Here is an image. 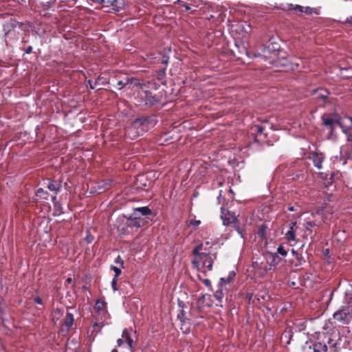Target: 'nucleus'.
Returning a JSON list of instances; mask_svg holds the SVG:
<instances>
[{
    "mask_svg": "<svg viewBox=\"0 0 352 352\" xmlns=\"http://www.w3.org/2000/svg\"><path fill=\"white\" fill-rule=\"evenodd\" d=\"M157 120L155 116H142L136 118L126 129L127 135L135 139L143 135L157 124Z\"/></svg>",
    "mask_w": 352,
    "mask_h": 352,
    "instance_id": "nucleus-1",
    "label": "nucleus"
},
{
    "mask_svg": "<svg viewBox=\"0 0 352 352\" xmlns=\"http://www.w3.org/2000/svg\"><path fill=\"white\" fill-rule=\"evenodd\" d=\"M196 255H192L193 258L191 261V265L192 269L196 270L197 272H201L204 276H207V272H210L213 270L214 260L216 258L212 257V254L207 255V254H199L195 252Z\"/></svg>",
    "mask_w": 352,
    "mask_h": 352,
    "instance_id": "nucleus-2",
    "label": "nucleus"
},
{
    "mask_svg": "<svg viewBox=\"0 0 352 352\" xmlns=\"http://www.w3.org/2000/svg\"><path fill=\"white\" fill-rule=\"evenodd\" d=\"M322 124L330 129L331 134L337 126L341 128L342 133H346L349 126L346 122L347 121L346 119L344 120L336 116H322Z\"/></svg>",
    "mask_w": 352,
    "mask_h": 352,
    "instance_id": "nucleus-3",
    "label": "nucleus"
},
{
    "mask_svg": "<svg viewBox=\"0 0 352 352\" xmlns=\"http://www.w3.org/2000/svg\"><path fill=\"white\" fill-rule=\"evenodd\" d=\"M147 223L146 218L137 217L131 214L126 221L125 228H123L124 233L126 234H133L136 232L140 228L144 226Z\"/></svg>",
    "mask_w": 352,
    "mask_h": 352,
    "instance_id": "nucleus-4",
    "label": "nucleus"
},
{
    "mask_svg": "<svg viewBox=\"0 0 352 352\" xmlns=\"http://www.w3.org/2000/svg\"><path fill=\"white\" fill-rule=\"evenodd\" d=\"M271 126L267 121L263 122L261 124H256L253 129L255 131V141L263 144H267V129H270Z\"/></svg>",
    "mask_w": 352,
    "mask_h": 352,
    "instance_id": "nucleus-5",
    "label": "nucleus"
},
{
    "mask_svg": "<svg viewBox=\"0 0 352 352\" xmlns=\"http://www.w3.org/2000/svg\"><path fill=\"white\" fill-rule=\"evenodd\" d=\"M140 97L142 100L141 104L151 107L160 104L162 102V96L153 94L150 91H144L140 93Z\"/></svg>",
    "mask_w": 352,
    "mask_h": 352,
    "instance_id": "nucleus-6",
    "label": "nucleus"
},
{
    "mask_svg": "<svg viewBox=\"0 0 352 352\" xmlns=\"http://www.w3.org/2000/svg\"><path fill=\"white\" fill-rule=\"evenodd\" d=\"M329 352H338L340 349V338L339 333L332 332L324 335Z\"/></svg>",
    "mask_w": 352,
    "mask_h": 352,
    "instance_id": "nucleus-7",
    "label": "nucleus"
},
{
    "mask_svg": "<svg viewBox=\"0 0 352 352\" xmlns=\"http://www.w3.org/2000/svg\"><path fill=\"white\" fill-rule=\"evenodd\" d=\"M303 351L304 352H329L324 337L322 341L307 342L303 346Z\"/></svg>",
    "mask_w": 352,
    "mask_h": 352,
    "instance_id": "nucleus-8",
    "label": "nucleus"
},
{
    "mask_svg": "<svg viewBox=\"0 0 352 352\" xmlns=\"http://www.w3.org/2000/svg\"><path fill=\"white\" fill-rule=\"evenodd\" d=\"M257 56L265 60L268 59L272 60L277 56V53L276 50L274 48L272 49L270 45H261L257 52ZM255 56H256V55H255Z\"/></svg>",
    "mask_w": 352,
    "mask_h": 352,
    "instance_id": "nucleus-9",
    "label": "nucleus"
},
{
    "mask_svg": "<svg viewBox=\"0 0 352 352\" xmlns=\"http://www.w3.org/2000/svg\"><path fill=\"white\" fill-rule=\"evenodd\" d=\"M252 267L262 276H265L270 271V267H268L266 261L264 260V256L263 258H258L255 261H253Z\"/></svg>",
    "mask_w": 352,
    "mask_h": 352,
    "instance_id": "nucleus-10",
    "label": "nucleus"
},
{
    "mask_svg": "<svg viewBox=\"0 0 352 352\" xmlns=\"http://www.w3.org/2000/svg\"><path fill=\"white\" fill-rule=\"evenodd\" d=\"M264 260L266 261L270 270L274 269L281 261V258L276 253L266 252L264 254Z\"/></svg>",
    "mask_w": 352,
    "mask_h": 352,
    "instance_id": "nucleus-11",
    "label": "nucleus"
},
{
    "mask_svg": "<svg viewBox=\"0 0 352 352\" xmlns=\"http://www.w3.org/2000/svg\"><path fill=\"white\" fill-rule=\"evenodd\" d=\"M221 217L225 226H228L231 223H236L238 221L237 218L234 214H230V211L223 208H221Z\"/></svg>",
    "mask_w": 352,
    "mask_h": 352,
    "instance_id": "nucleus-12",
    "label": "nucleus"
},
{
    "mask_svg": "<svg viewBox=\"0 0 352 352\" xmlns=\"http://www.w3.org/2000/svg\"><path fill=\"white\" fill-rule=\"evenodd\" d=\"M45 185L52 192L57 195L61 190L62 185L60 182L54 181L51 179H45Z\"/></svg>",
    "mask_w": 352,
    "mask_h": 352,
    "instance_id": "nucleus-13",
    "label": "nucleus"
},
{
    "mask_svg": "<svg viewBox=\"0 0 352 352\" xmlns=\"http://www.w3.org/2000/svg\"><path fill=\"white\" fill-rule=\"evenodd\" d=\"M270 63L273 65L279 71H285L289 69V62L286 58L282 59H273L269 61Z\"/></svg>",
    "mask_w": 352,
    "mask_h": 352,
    "instance_id": "nucleus-14",
    "label": "nucleus"
},
{
    "mask_svg": "<svg viewBox=\"0 0 352 352\" xmlns=\"http://www.w3.org/2000/svg\"><path fill=\"white\" fill-rule=\"evenodd\" d=\"M312 160L314 165L315 167L318 169H321L322 168V162L324 160V155L322 153H313L310 157Z\"/></svg>",
    "mask_w": 352,
    "mask_h": 352,
    "instance_id": "nucleus-15",
    "label": "nucleus"
},
{
    "mask_svg": "<svg viewBox=\"0 0 352 352\" xmlns=\"http://www.w3.org/2000/svg\"><path fill=\"white\" fill-rule=\"evenodd\" d=\"M212 247H206L204 243H201L196 245L192 250V255H196L195 252H197L199 254H207V255L212 254Z\"/></svg>",
    "mask_w": 352,
    "mask_h": 352,
    "instance_id": "nucleus-16",
    "label": "nucleus"
},
{
    "mask_svg": "<svg viewBox=\"0 0 352 352\" xmlns=\"http://www.w3.org/2000/svg\"><path fill=\"white\" fill-rule=\"evenodd\" d=\"M349 311L346 309H342L333 314V318L338 321L346 322L348 321Z\"/></svg>",
    "mask_w": 352,
    "mask_h": 352,
    "instance_id": "nucleus-17",
    "label": "nucleus"
},
{
    "mask_svg": "<svg viewBox=\"0 0 352 352\" xmlns=\"http://www.w3.org/2000/svg\"><path fill=\"white\" fill-rule=\"evenodd\" d=\"M122 3L118 0H106L104 8H109L115 12H119Z\"/></svg>",
    "mask_w": 352,
    "mask_h": 352,
    "instance_id": "nucleus-18",
    "label": "nucleus"
},
{
    "mask_svg": "<svg viewBox=\"0 0 352 352\" xmlns=\"http://www.w3.org/2000/svg\"><path fill=\"white\" fill-rule=\"evenodd\" d=\"M151 214L152 210L148 206H144L134 208V211L132 214L137 217H142V216H148Z\"/></svg>",
    "mask_w": 352,
    "mask_h": 352,
    "instance_id": "nucleus-19",
    "label": "nucleus"
},
{
    "mask_svg": "<svg viewBox=\"0 0 352 352\" xmlns=\"http://www.w3.org/2000/svg\"><path fill=\"white\" fill-rule=\"evenodd\" d=\"M122 337L126 342V348L128 351L132 352L134 342L133 339L131 338L130 334L126 329H124V331H122Z\"/></svg>",
    "mask_w": 352,
    "mask_h": 352,
    "instance_id": "nucleus-20",
    "label": "nucleus"
},
{
    "mask_svg": "<svg viewBox=\"0 0 352 352\" xmlns=\"http://www.w3.org/2000/svg\"><path fill=\"white\" fill-rule=\"evenodd\" d=\"M133 82H134L135 85L137 87L140 85V83L138 82V80L137 79L133 78H128L127 77L126 78V81L119 80L117 82L116 86L118 87L119 89H122L125 86H126L128 84H132Z\"/></svg>",
    "mask_w": 352,
    "mask_h": 352,
    "instance_id": "nucleus-21",
    "label": "nucleus"
},
{
    "mask_svg": "<svg viewBox=\"0 0 352 352\" xmlns=\"http://www.w3.org/2000/svg\"><path fill=\"white\" fill-rule=\"evenodd\" d=\"M296 225V222H292L289 230L285 233V238L288 241H297V239L296 238V231L294 230V227Z\"/></svg>",
    "mask_w": 352,
    "mask_h": 352,
    "instance_id": "nucleus-22",
    "label": "nucleus"
},
{
    "mask_svg": "<svg viewBox=\"0 0 352 352\" xmlns=\"http://www.w3.org/2000/svg\"><path fill=\"white\" fill-rule=\"evenodd\" d=\"M314 93L316 95L317 99H321L324 102H326L329 95V91L327 89L322 88L314 90Z\"/></svg>",
    "mask_w": 352,
    "mask_h": 352,
    "instance_id": "nucleus-23",
    "label": "nucleus"
},
{
    "mask_svg": "<svg viewBox=\"0 0 352 352\" xmlns=\"http://www.w3.org/2000/svg\"><path fill=\"white\" fill-rule=\"evenodd\" d=\"M74 318L73 314H72L67 311L65 318L64 319V323H63V325H64L65 328L66 329V330L68 331L71 329V327H72V325L74 324Z\"/></svg>",
    "mask_w": 352,
    "mask_h": 352,
    "instance_id": "nucleus-24",
    "label": "nucleus"
},
{
    "mask_svg": "<svg viewBox=\"0 0 352 352\" xmlns=\"http://www.w3.org/2000/svg\"><path fill=\"white\" fill-rule=\"evenodd\" d=\"M17 22L15 21H10L3 25V30L5 33V36L7 37L9 34L16 27Z\"/></svg>",
    "mask_w": 352,
    "mask_h": 352,
    "instance_id": "nucleus-25",
    "label": "nucleus"
},
{
    "mask_svg": "<svg viewBox=\"0 0 352 352\" xmlns=\"http://www.w3.org/2000/svg\"><path fill=\"white\" fill-rule=\"evenodd\" d=\"M235 275V272L234 271H232L230 272L227 278H221L219 283L220 287H225L227 284L230 283L232 281Z\"/></svg>",
    "mask_w": 352,
    "mask_h": 352,
    "instance_id": "nucleus-26",
    "label": "nucleus"
},
{
    "mask_svg": "<svg viewBox=\"0 0 352 352\" xmlns=\"http://www.w3.org/2000/svg\"><path fill=\"white\" fill-rule=\"evenodd\" d=\"M94 310L96 312H107V302L100 299L97 300L94 306Z\"/></svg>",
    "mask_w": 352,
    "mask_h": 352,
    "instance_id": "nucleus-27",
    "label": "nucleus"
},
{
    "mask_svg": "<svg viewBox=\"0 0 352 352\" xmlns=\"http://www.w3.org/2000/svg\"><path fill=\"white\" fill-rule=\"evenodd\" d=\"M147 179L144 175H138L136 179V186L138 188H144L147 186Z\"/></svg>",
    "mask_w": 352,
    "mask_h": 352,
    "instance_id": "nucleus-28",
    "label": "nucleus"
},
{
    "mask_svg": "<svg viewBox=\"0 0 352 352\" xmlns=\"http://www.w3.org/2000/svg\"><path fill=\"white\" fill-rule=\"evenodd\" d=\"M227 289L224 287H220V285H218V289L214 294V298L219 300L221 301L223 298L224 297V294L226 292Z\"/></svg>",
    "mask_w": 352,
    "mask_h": 352,
    "instance_id": "nucleus-29",
    "label": "nucleus"
},
{
    "mask_svg": "<svg viewBox=\"0 0 352 352\" xmlns=\"http://www.w3.org/2000/svg\"><path fill=\"white\" fill-rule=\"evenodd\" d=\"M344 160L342 164L346 165L349 164V167L351 168V164H352V152H346L345 154L342 155Z\"/></svg>",
    "mask_w": 352,
    "mask_h": 352,
    "instance_id": "nucleus-30",
    "label": "nucleus"
},
{
    "mask_svg": "<svg viewBox=\"0 0 352 352\" xmlns=\"http://www.w3.org/2000/svg\"><path fill=\"white\" fill-rule=\"evenodd\" d=\"M36 195L37 197H39L41 199H45V200H47L48 199V192L47 191H45L43 188H39L37 189L36 192Z\"/></svg>",
    "mask_w": 352,
    "mask_h": 352,
    "instance_id": "nucleus-31",
    "label": "nucleus"
},
{
    "mask_svg": "<svg viewBox=\"0 0 352 352\" xmlns=\"http://www.w3.org/2000/svg\"><path fill=\"white\" fill-rule=\"evenodd\" d=\"M177 318L178 319H179V320L181 321L182 322V326H184L186 322L187 321H188L189 320L186 318V314L184 312V310H182L181 312L178 314L177 316Z\"/></svg>",
    "mask_w": 352,
    "mask_h": 352,
    "instance_id": "nucleus-32",
    "label": "nucleus"
},
{
    "mask_svg": "<svg viewBox=\"0 0 352 352\" xmlns=\"http://www.w3.org/2000/svg\"><path fill=\"white\" fill-rule=\"evenodd\" d=\"M288 9L292 10L298 11L300 12H303L304 11V7L299 6V5H293L292 3L288 4Z\"/></svg>",
    "mask_w": 352,
    "mask_h": 352,
    "instance_id": "nucleus-33",
    "label": "nucleus"
},
{
    "mask_svg": "<svg viewBox=\"0 0 352 352\" xmlns=\"http://www.w3.org/2000/svg\"><path fill=\"white\" fill-rule=\"evenodd\" d=\"M316 226V223L314 221H307L305 224V227L306 229V231L310 234L312 233V227H314Z\"/></svg>",
    "mask_w": 352,
    "mask_h": 352,
    "instance_id": "nucleus-34",
    "label": "nucleus"
},
{
    "mask_svg": "<svg viewBox=\"0 0 352 352\" xmlns=\"http://www.w3.org/2000/svg\"><path fill=\"white\" fill-rule=\"evenodd\" d=\"M234 229L237 232L239 235L241 236V238L243 239L245 237V231L243 228H241L239 226L236 225V223H234Z\"/></svg>",
    "mask_w": 352,
    "mask_h": 352,
    "instance_id": "nucleus-35",
    "label": "nucleus"
},
{
    "mask_svg": "<svg viewBox=\"0 0 352 352\" xmlns=\"http://www.w3.org/2000/svg\"><path fill=\"white\" fill-rule=\"evenodd\" d=\"M283 256H286L287 254V250L285 249V247L281 244L278 247L277 253Z\"/></svg>",
    "mask_w": 352,
    "mask_h": 352,
    "instance_id": "nucleus-36",
    "label": "nucleus"
},
{
    "mask_svg": "<svg viewBox=\"0 0 352 352\" xmlns=\"http://www.w3.org/2000/svg\"><path fill=\"white\" fill-rule=\"evenodd\" d=\"M111 270H113L115 272L114 278H118L122 273L121 269L116 266L111 265Z\"/></svg>",
    "mask_w": 352,
    "mask_h": 352,
    "instance_id": "nucleus-37",
    "label": "nucleus"
},
{
    "mask_svg": "<svg viewBox=\"0 0 352 352\" xmlns=\"http://www.w3.org/2000/svg\"><path fill=\"white\" fill-rule=\"evenodd\" d=\"M111 182H104L102 186H98V189L99 190H102L103 191L106 190H108L109 188H110L111 187Z\"/></svg>",
    "mask_w": 352,
    "mask_h": 352,
    "instance_id": "nucleus-38",
    "label": "nucleus"
},
{
    "mask_svg": "<svg viewBox=\"0 0 352 352\" xmlns=\"http://www.w3.org/2000/svg\"><path fill=\"white\" fill-rule=\"evenodd\" d=\"M118 278H113L111 281V287L114 292L118 291V288L117 287Z\"/></svg>",
    "mask_w": 352,
    "mask_h": 352,
    "instance_id": "nucleus-39",
    "label": "nucleus"
},
{
    "mask_svg": "<svg viewBox=\"0 0 352 352\" xmlns=\"http://www.w3.org/2000/svg\"><path fill=\"white\" fill-rule=\"evenodd\" d=\"M202 283L205 285L206 287H207L210 289H212V284L209 279L204 278L203 279Z\"/></svg>",
    "mask_w": 352,
    "mask_h": 352,
    "instance_id": "nucleus-40",
    "label": "nucleus"
},
{
    "mask_svg": "<svg viewBox=\"0 0 352 352\" xmlns=\"http://www.w3.org/2000/svg\"><path fill=\"white\" fill-rule=\"evenodd\" d=\"M94 239V236H92L91 234H87L86 237L85 238V241L87 243H91Z\"/></svg>",
    "mask_w": 352,
    "mask_h": 352,
    "instance_id": "nucleus-41",
    "label": "nucleus"
},
{
    "mask_svg": "<svg viewBox=\"0 0 352 352\" xmlns=\"http://www.w3.org/2000/svg\"><path fill=\"white\" fill-rule=\"evenodd\" d=\"M115 263H117V264H120V267L122 268L124 267V261L122 259V258L120 257V256H118L117 258H116L115 260Z\"/></svg>",
    "mask_w": 352,
    "mask_h": 352,
    "instance_id": "nucleus-42",
    "label": "nucleus"
},
{
    "mask_svg": "<svg viewBox=\"0 0 352 352\" xmlns=\"http://www.w3.org/2000/svg\"><path fill=\"white\" fill-rule=\"evenodd\" d=\"M296 259L298 260V263L296 264V265H301L302 263H305V260L303 259L302 256L300 255L299 254H296Z\"/></svg>",
    "mask_w": 352,
    "mask_h": 352,
    "instance_id": "nucleus-43",
    "label": "nucleus"
},
{
    "mask_svg": "<svg viewBox=\"0 0 352 352\" xmlns=\"http://www.w3.org/2000/svg\"><path fill=\"white\" fill-rule=\"evenodd\" d=\"M200 223H201V221L199 220L191 219L190 221V225L195 226V227L199 226L200 225Z\"/></svg>",
    "mask_w": 352,
    "mask_h": 352,
    "instance_id": "nucleus-44",
    "label": "nucleus"
},
{
    "mask_svg": "<svg viewBox=\"0 0 352 352\" xmlns=\"http://www.w3.org/2000/svg\"><path fill=\"white\" fill-rule=\"evenodd\" d=\"M182 6L185 8V10L186 11H190V14H194L195 12V10H192L191 8L190 7L189 4L184 3V4H182Z\"/></svg>",
    "mask_w": 352,
    "mask_h": 352,
    "instance_id": "nucleus-45",
    "label": "nucleus"
},
{
    "mask_svg": "<svg viewBox=\"0 0 352 352\" xmlns=\"http://www.w3.org/2000/svg\"><path fill=\"white\" fill-rule=\"evenodd\" d=\"M34 302L38 305H43V300L39 296L35 297L34 298Z\"/></svg>",
    "mask_w": 352,
    "mask_h": 352,
    "instance_id": "nucleus-46",
    "label": "nucleus"
},
{
    "mask_svg": "<svg viewBox=\"0 0 352 352\" xmlns=\"http://www.w3.org/2000/svg\"><path fill=\"white\" fill-rule=\"evenodd\" d=\"M313 10L314 9L312 8L305 7V8H304L303 12H305L306 14H311L313 12Z\"/></svg>",
    "mask_w": 352,
    "mask_h": 352,
    "instance_id": "nucleus-47",
    "label": "nucleus"
},
{
    "mask_svg": "<svg viewBox=\"0 0 352 352\" xmlns=\"http://www.w3.org/2000/svg\"><path fill=\"white\" fill-rule=\"evenodd\" d=\"M57 0H50L47 2L46 9L50 8L52 5L55 4Z\"/></svg>",
    "mask_w": 352,
    "mask_h": 352,
    "instance_id": "nucleus-48",
    "label": "nucleus"
},
{
    "mask_svg": "<svg viewBox=\"0 0 352 352\" xmlns=\"http://www.w3.org/2000/svg\"><path fill=\"white\" fill-rule=\"evenodd\" d=\"M106 0H93V1L96 3H98L102 5V8H104V4H105Z\"/></svg>",
    "mask_w": 352,
    "mask_h": 352,
    "instance_id": "nucleus-49",
    "label": "nucleus"
},
{
    "mask_svg": "<svg viewBox=\"0 0 352 352\" xmlns=\"http://www.w3.org/2000/svg\"><path fill=\"white\" fill-rule=\"evenodd\" d=\"M344 23H348V24H350L352 25V16H348L345 21L344 22Z\"/></svg>",
    "mask_w": 352,
    "mask_h": 352,
    "instance_id": "nucleus-50",
    "label": "nucleus"
},
{
    "mask_svg": "<svg viewBox=\"0 0 352 352\" xmlns=\"http://www.w3.org/2000/svg\"><path fill=\"white\" fill-rule=\"evenodd\" d=\"M124 341L123 338H119L117 340L118 346H121L124 343Z\"/></svg>",
    "mask_w": 352,
    "mask_h": 352,
    "instance_id": "nucleus-51",
    "label": "nucleus"
},
{
    "mask_svg": "<svg viewBox=\"0 0 352 352\" xmlns=\"http://www.w3.org/2000/svg\"><path fill=\"white\" fill-rule=\"evenodd\" d=\"M72 283H73V279L71 277H69L65 280V286H67L68 285L72 284Z\"/></svg>",
    "mask_w": 352,
    "mask_h": 352,
    "instance_id": "nucleus-52",
    "label": "nucleus"
},
{
    "mask_svg": "<svg viewBox=\"0 0 352 352\" xmlns=\"http://www.w3.org/2000/svg\"><path fill=\"white\" fill-rule=\"evenodd\" d=\"M25 53L26 54H30L32 52V46H29L25 50Z\"/></svg>",
    "mask_w": 352,
    "mask_h": 352,
    "instance_id": "nucleus-53",
    "label": "nucleus"
},
{
    "mask_svg": "<svg viewBox=\"0 0 352 352\" xmlns=\"http://www.w3.org/2000/svg\"><path fill=\"white\" fill-rule=\"evenodd\" d=\"M87 82L89 85L90 89H95V86H94V85L93 84V82H92V81L91 80H89L87 81Z\"/></svg>",
    "mask_w": 352,
    "mask_h": 352,
    "instance_id": "nucleus-54",
    "label": "nucleus"
},
{
    "mask_svg": "<svg viewBox=\"0 0 352 352\" xmlns=\"http://www.w3.org/2000/svg\"><path fill=\"white\" fill-rule=\"evenodd\" d=\"M346 120L349 121L350 122V124L349 125L352 126V117L346 118Z\"/></svg>",
    "mask_w": 352,
    "mask_h": 352,
    "instance_id": "nucleus-55",
    "label": "nucleus"
},
{
    "mask_svg": "<svg viewBox=\"0 0 352 352\" xmlns=\"http://www.w3.org/2000/svg\"><path fill=\"white\" fill-rule=\"evenodd\" d=\"M197 278L201 282H202L203 279H204L201 274H198Z\"/></svg>",
    "mask_w": 352,
    "mask_h": 352,
    "instance_id": "nucleus-56",
    "label": "nucleus"
},
{
    "mask_svg": "<svg viewBox=\"0 0 352 352\" xmlns=\"http://www.w3.org/2000/svg\"><path fill=\"white\" fill-rule=\"evenodd\" d=\"M168 58H164V59L162 60V63H164V64H167V63H168Z\"/></svg>",
    "mask_w": 352,
    "mask_h": 352,
    "instance_id": "nucleus-57",
    "label": "nucleus"
},
{
    "mask_svg": "<svg viewBox=\"0 0 352 352\" xmlns=\"http://www.w3.org/2000/svg\"><path fill=\"white\" fill-rule=\"evenodd\" d=\"M176 3H178L182 6V4H184L185 2L182 0H177Z\"/></svg>",
    "mask_w": 352,
    "mask_h": 352,
    "instance_id": "nucleus-58",
    "label": "nucleus"
},
{
    "mask_svg": "<svg viewBox=\"0 0 352 352\" xmlns=\"http://www.w3.org/2000/svg\"><path fill=\"white\" fill-rule=\"evenodd\" d=\"M94 327H102V324H100L99 323L96 322V323H94Z\"/></svg>",
    "mask_w": 352,
    "mask_h": 352,
    "instance_id": "nucleus-59",
    "label": "nucleus"
},
{
    "mask_svg": "<svg viewBox=\"0 0 352 352\" xmlns=\"http://www.w3.org/2000/svg\"><path fill=\"white\" fill-rule=\"evenodd\" d=\"M292 253L295 256H296V254H298L297 252L295 251L294 249L292 250Z\"/></svg>",
    "mask_w": 352,
    "mask_h": 352,
    "instance_id": "nucleus-60",
    "label": "nucleus"
},
{
    "mask_svg": "<svg viewBox=\"0 0 352 352\" xmlns=\"http://www.w3.org/2000/svg\"><path fill=\"white\" fill-rule=\"evenodd\" d=\"M206 247H210V243L209 241H206L205 243H204Z\"/></svg>",
    "mask_w": 352,
    "mask_h": 352,
    "instance_id": "nucleus-61",
    "label": "nucleus"
},
{
    "mask_svg": "<svg viewBox=\"0 0 352 352\" xmlns=\"http://www.w3.org/2000/svg\"><path fill=\"white\" fill-rule=\"evenodd\" d=\"M349 305L352 307V298L349 300Z\"/></svg>",
    "mask_w": 352,
    "mask_h": 352,
    "instance_id": "nucleus-62",
    "label": "nucleus"
},
{
    "mask_svg": "<svg viewBox=\"0 0 352 352\" xmlns=\"http://www.w3.org/2000/svg\"><path fill=\"white\" fill-rule=\"evenodd\" d=\"M56 199V195L55 194V195L52 197V201H54Z\"/></svg>",
    "mask_w": 352,
    "mask_h": 352,
    "instance_id": "nucleus-63",
    "label": "nucleus"
},
{
    "mask_svg": "<svg viewBox=\"0 0 352 352\" xmlns=\"http://www.w3.org/2000/svg\"><path fill=\"white\" fill-rule=\"evenodd\" d=\"M288 210H290V211H294V207H289L288 208Z\"/></svg>",
    "mask_w": 352,
    "mask_h": 352,
    "instance_id": "nucleus-64",
    "label": "nucleus"
}]
</instances>
